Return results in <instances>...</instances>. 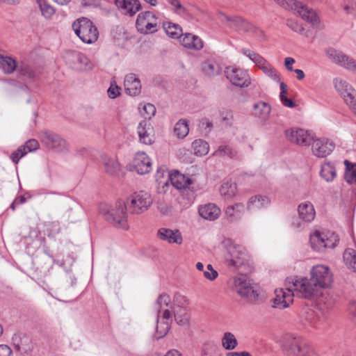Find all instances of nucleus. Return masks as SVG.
<instances>
[{
	"label": "nucleus",
	"mask_w": 356,
	"mask_h": 356,
	"mask_svg": "<svg viewBox=\"0 0 356 356\" xmlns=\"http://www.w3.org/2000/svg\"><path fill=\"white\" fill-rule=\"evenodd\" d=\"M42 15L49 19L54 15L56 10L47 0H35Z\"/></svg>",
	"instance_id": "49530a36"
},
{
	"label": "nucleus",
	"mask_w": 356,
	"mask_h": 356,
	"mask_svg": "<svg viewBox=\"0 0 356 356\" xmlns=\"http://www.w3.org/2000/svg\"><path fill=\"white\" fill-rule=\"evenodd\" d=\"M285 9L294 10L301 18L312 26L319 28L320 20L316 12L296 0H274Z\"/></svg>",
	"instance_id": "6e6552de"
},
{
	"label": "nucleus",
	"mask_w": 356,
	"mask_h": 356,
	"mask_svg": "<svg viewBox=\"0 0 356 356\" xmlns=\"http://www.w3.org/2000/svg\"><path fill=\"white\" fill-rule=\"evenodd\" d=\"M120 90L121 88L116 84L115 81H111L107 90L108 97L111 99H115L120 95Z\"/></svg>",
	"instance_id": "864d4df0"
},
{
	"label": "nucleus",
	"mask_w": 356,
	"mask_h": 356,
	"mask_svg": "<svg viewBox=\"0 0 356 356\" xmlns=\"http://www.w3.org/2000/svg\"><path fill=\"white\" fill-rule=\"evenodd\" d=\"M280 99L282 104L286 107L294 108L296 106L295 102L291 99L287 98L286 95L283 97H280Z\"/></svg>",
	"instance_id": "0e129e2a"
},
{
	"label": "nucleus",
	"mask_w": 356,
	"mask_h": 356,
	"mask_svg": "<svg viewBox=\"0 0 356 356\" xmlns=\"http://www.w3.org/2000/svg\"><path fill=\"white\" fill-rule=\"evenodd\" d=\"M220 194L225 200L232 199L237 193L236 183L229 181H224L219 189Z\"/></svg>",
	"instance_id": "c9c22d12"
},
{
	"label": "nucleus",
	"mask_w": 356,
	"mask_h": 356,
	"mask_svg": "<svg viewBox=\"0 0 356 356\" xmlns=\"http://www.w3.org/2000/svg\"><path fill=\"white\" fill-rule=\"evenodd\" d=\"M71 67L79 71L87 70L92 68L89 59L81 52H73L70 54Z\"/></svg>",
	"instance_id": "393cba45"
},
{
	"label": "nucleus",
	"mask_w": 356,
	"mask_h": 356,
	"mask_svg": "<svg viewBox=\"0 0 356 356\" xmlns=\"http://www.w3.org/2000/svg\"><path fill=\"white\" fill-rule=\"evenodd\" d=\"M156 236L159 239L166 241L170 244L175 243L180 245L183 242L181 233L177 229H171L165 227L159 228L157 231Z\"/></svg>",
	"instance_id": "aec40b11"
},
{
	"label": "nucleus",
	"mask_w": 356,
	"mask_h": 356,
	"mask_svg": "<svg viewBox=\"0 0 356 356\" xmlns=\"http://www.w3.org/2000/svg\"><path fill=\"white\" fill-rule=\"evenodd\" d=\"M312 152L314 156L318 158H325L330 154L334 147V143L326 138H314L311 143Z\"/></svg>",
	"instance_id": "2eb2a0df"
},
{
	"label": "nucleus",
	"mask_w": 356,
	"mask_h": 356,
	"mask_svg": "<svg viewBox=\"0 0 356 356\" xmlns=\"http://www.w3.org/2000/svg\"><path fill=\"white\" fill-rule=\"evenodd\" d=\"M254 114L264 121H266L270 113L271 106L265 102H259L254 104Z\"/></svg>",
	"instance_id": "58836bf2"
},
{
	"label": "nucleus",
	"mask_w": 356,
	"mask_h": 356,
	"mask_svg": "<svg viewBox=\"0 0 356 356\" xmlns=\"http://www.w3.org/2000/svg\"><path fill=\"white\" fill-rule=\"evenodd\" d=\"M133 167L139 175L149 173L152 170L151 159L145 152H138L134 156Z\"/></svg>",
	"instance_id": "6ab92c4d"
},
{
	"label": "nucleus",
	"mask_w": 356,
	"mask_h": 356,
	"mask_svg": "<svg viewBox=\"0 0 356 356\" xmlns=\"http://www.w3.org/2000/svg\"><path fill=\"white\" fill-rule=\"evenodd\" d=\"M170 303L171 299L168 294H161L157 298L155 307L158 309L156 327L158 338L164 337L170 329L172 321V316L169 310Z\"/></svg>",
	"instance_id": "20e7f679"
},
{
	"label": "nucleus",
	"mask_w": 356,
	"mask_h": 356,
	"mask_svg": "<svg viewBox=\"0 0 356 356\" xmlns=\"http://www.w3.org/2000/svg\"><path fill=\"white\" fill-rule=\"evenodd\" d=\"M160 24L156 14L151 11H144L137 16L136 28L142 34H152L159 30Z\"/></svg>",
	"instance_id": "1a4fd4ad"
},
{
	"label": "nucleus",
	"mask_w": 356,
	"mask_h": 356,
	"mask_svg": "<svg viewBox=\"0 0 356 356\" xmlns=\"http://www.w3.org/2000/svg\"><path fill=\"white\" fill-rule=\"evenodd\" d=\"M348 314L351 320L356 324V301L350 302L348 306Z\"/></svg>",
	"instance_id": "e2e57ef3"
},
{
	"label": "nucleus",
	"mask_w": 356,
	"mask_h": 356,
	"mask_svg": "<svg viewBox=\"0 0 356 356\" xmlns=\"http://www.w3.org/2000/svg\"><path fill=\"white\" fill-rule=\"evenodd\" d=\"M283 349L287 356H319L313 347L300 337L286 336Z\"/></svg>",
	"instance_id": "39448f33"
},
{
	"label": "nucleus",
	"mask_w": 356,
	"mask_h": 356,
	"mask_svg": "<svg viewBox=\"0 0 356 356\" xmlns=\"http://www.w3.org/2000/svg\"><path fill=\"white\" fill-rule=\"evenodd\" d=\"M179 42L183 47L190 49L200 50L204 47L202 39L199 36L190 33L181 34Z\"/></svg>",
	"instance_id": "5701e85b"
},
{
	"label": "nucleus",
	"mask_w": 356,
	"mask_h": 356,
	"mask_svg": "<svg viewBox=\"0 0 356 356\" xmlns=\"http://www.w3.org/2000/svg\"><path fill=\"white\" fill-rule=\"evenodd\" d=\"M285 136L290 142L302 146L310 145L314 137L312 132L300 128L287 129Z\"/></svg>",
	"instance_id": "ddd939ff"
},
{
	"label": "nucleus",
	"mask_w": 356,
	"mask_h": 356,
	"mask_svg": "<svg viewBox=\"0 0 356 356\" xmlns=\"http://www.w3.org/2000/svg\"><path fill=\"white\" fill-rule=\"evenodd\" d=\"M72 29L80 40L86 44L95 42L99 37L97 28L86 17L77 19L72 24Z\"/></svg>",
	"instance_id": "0eeeda50"
},
{
	"label": "nucleus",
	"mask_w": 356,
	"mask_h": 356,
	"mask_svg": "<svg viewBox=\"0 0 356 356\" xmlns=\"http://www.w3.org/2000/svg\"><path fill=\"white\" fill-rule=\"evenodd\" d=\"M203 274L204 277L210 281L216 280L218 275V272L213 269L211 264L207 266V270L203 272Z\"/></svg>",
	"instance_id": "bf43d9fd"
},
{
	"label": "nucleus",
	"mask_w": 356,
	"mask_h": 356,
	"mask_svg": "<svg viewBox=\"0 0 356 356\" xmlns=\"http://www.w3.org/2000/svg\"><path fill=\"white\" fill-rule=\"evenodd\" d=\"M295 63L294 58L291 57H286L284 60V65L286 67V69L289 71H293V64Z\"/></svg>",
	"instance_id": "774afa93"
},
{
	"label": "nucleus",
	"mask_w": 356,
	"mask_h": 356,
	"mask_svg": "<svg viewBox=\"0 0 356 356\" xmlns=\"http://www.w3.org/2000/svg\"><path fill=\"white\" fill-rule=\"evenodd\" d=\"M17 72L21 75L31 79H37L41 72L38 67H33L25 61L18 63Z\"/></svg>",
	"instance_id": "72a5a7b5"
},
{
	"label": "nucleus",
	"mask_w": 356,
	"mask_h": 356,
	"mask_svg": "<svg viewBox=\"0 0 356 356\" xmlns=\"http://www.w3.org/2000/svg\"><path fill=\"white\" fill-rule=\"evenodd\" d=\"M192 148L196 156H202L208 154L209 145L207 142L202 139H198L193 142Z\"/></svg>",
	"instance_id": "a18cd8bd"
},
{
	"label": "nucleus",
	"mask_w": 356,
	"mask_h": 356,
	"mask_svg": "<svg viewBox=\"0 0 356 356\" xmlns=\"http://www.w3.org/2000/svg\"><path fill=\"white\" fill-rule=\"evenodd\" d=\"M141 115L145 119H151L156 113L155 106L149 103L143 104V107H139Z\"/></svg>",
	"instance_id": "603ef678"
},
{
	"label": "nucleus",
	"mask_w": 356,
	"mask_h": 356,
	"mask_svg": "<svg viewBox=\"0 0 356 356\" xmlns=\"http://www.w3.org/2000/svg\"><path fill=\"white\" fill-rule=\"evenodd\" d=\"M343 100L349 108L356 114V90L344 97Z\"/></svg>",
	"instance_id": "5fc2aeb1"
},
{
	"label": "nucleus",
	"mask_w": 356,
	"mask_h": 356,
	"mask_svg": "<svg viewBox=\"0 0 356 356\" xmlns=\"http://www.w3.org/2000/svg\"><path fill=\"white\" fill-rule=\"evenodd\" d=\"M225 74L229 82L239 88H247L251 83L248 72L236 66H228L225 68Z\"/></svg>",
	"instance_id": "9b49d317"
},
{
	"label": "nucleus",
	"mask_w": 356,
	"mask_h": 356,
	"mask_svg": "<svg viewBox=\"0 0 356 356\" xmlns=\"http://www.w3.org/2000/svg\"><path fill=\"white\" fill-rule=\"evenodd\" d=\"M170 182L175 188L178 190L184 189L187 188L191 184H192V181L188 177L181 174L178 171L171 172L169 183Z\"/></svg>",
	"instance_id": "7c9ffc66"
},
{
	"label": "nucleus",
	"mask_w": 356,
	"mask_h": 356,
	"mask_svg": "<svg viewBox=\"0 0 356 356\" xmlns=\"http://www.w3.org/2000/svg\"><path fill=\"white\" fill-rule=\"evenodd\" d=\"M213 154L216 156L234 158L236 156V152L229 145H221L215 151Z\"/></svg>",
	"instance_id": "3c124183"
},
{
	"label": "nucleus",
	"mask_w": 356,
	"mask_h": 356,
	"mask_svg": "<svg viewBox=\"0 0 356 356\" xmlns=\"http://www.w3.org/2000/svg\"><path fill=\"white\" fill-rule=\"evenodd\" d=\"M166 34L171 38L179 39L182 34L181 28L174 23L167 22L163 24Z\"/></svg>",
	"instance_id": "09e8293b"
},
{
	"label": "nucleus",
	"mask_w": 356,
	"mask_h": 356,
	"mask_svg": "<svg viewBox=\"0 0 356 356\" xmlns=\"http://www.w3.org/2000/svg\"><path fill=\"white\" fill-rule=\"evenodd\" d=\"M285 287L275 290V297L272 299L273 307L280 309L287 308L293 303L294 296L309 299L313 293L307 280H298L297 276L287 277Z\"/></svg>",
	"instance_id": "f03ea898"
},
{
	"label": "nucleus",
	"mask_w": 356,
	"mask_h": 356,
	"mask_svg": "<svg viewBox=\"0 0 356 356\" xmlns=\"http://www.w3.org/2000/svg\"><path fill=\"white\" fill-rule=\"evenodd\" d=\"M17 67L18 64L12 57L0 55V69L5 74H12L15 70H17Z\"/></svg>",
	"instance_id": "4c0bfd02"
},
{
	"label": "nucleus",
	"mask_w": 356,
	"mask_h": 356,
	"mask_svg": "<svg viewBox=\"0 0 356 356\" xmlns=\"http://www.w3.org/2000/svg\"><path fill=\"white\" fill-rule=\"evenodd\" d=\"M327 57L332 62L356 72V61L332 47L325 49Z\"/></svg>",
	"instance_id": "dca6fc26"
},
{
	"label": "nucleus",
	"mask_w": 356,
	"mask_h": 356,
	"mask_svg": "<svg viewBox=\"0 0 356 356\" xmlns=\"http://www.w3.org/2000/svg\"><path fill=\"white\" fill-rule=\"evenodd\" d=\"M40 140L47 148L56 152H62L67 149L66 141L60 136L51 131L41 132Z\"/></svg>",
	"instance_id": "4468645a"
},
{
	"label": "nucleus",
	"mask_w": 356,
	"mask_h": 356,
	"mask_svg": "<svg viewBox=\"0 0 356 356\" xmlns=\"http://www.w3.org/2000/svg\"><path fill=\"white\" fill-rule=\"evenodd\" d=\"M311 278L297 277V280H305L308 285L312 286L313 293L309 299L318 296V289H327L333 282V275L330 268L325 265H316L312 267L310 271Z\"/></svg>",
	"instance_id": "7ed1b4c3"
},
{
	"label": "nucleus",
	"mask_w": 356,
	"mask_h": 356,
	"mask_svg": "<svg viewBox=\"0 0 356 356\" xmlns=\"http://www.w3.org/2000/svg\"><path fill=\"white\" fill-rule=\"evenodd\" d=\"M17 349L22 353H29L32 350V346L29 339L24 337L21 339V343L17 346Z\"/></svg>",
	"instance_id": "6e6d98bb"
},
{
	"label": "nucleus",
	"mask_w": 356,
	"mask_h": 356,
	"mask_svg": "<svg viewBox=\"0 0 356 356\" xmlns=\"http://www.w3.org/2000/svg\"><path fill=\"white\" fill-rule=\"evenodd\" d=\"M241 52L248 57L267 76L274 81H280L278 72L263 56L249 49H242Z\"/></svg>",
	"instance_id": "9d476101"
},
{
	"label": "nucleus",
	"mask_w": 356,
	"mask_h": 356,
	"mask_svg": "<svg viewBox=\"0 0 356 356\" xmlns=\"http://www.w3.org/2000/svg\"><path fill=\"white\" fill-rule=\"evenodd\" d=\"M346 170L344 173V179L349 184L356 186V163L353 164L347 160L344 161Z\"/></svg>",
	"instance_id": "79ce46f5"
},
{
	"label": "nucleus",
	"mask_w": 356,
	"mask_h": 356,
	"mask_svg": "<svg viewBox=\"0 0 356 356\" xmlns=\"http://www.w3.org/2000/svg\"><path fill=\"white\" fill-rule=\"evenodd\" d=\"M203 73L207 76H215L220 74L222 68L219 63L213 60H207L201 65Z\"/></svg>",
	"instance_id": "f704fd0d"
},
{
	"label": "nucleus",
	"mask_w": 356,
	"mask_h": 356,
	"mask_svg": "<svg viewBox=\"0 0 356 356\" xmlns=\"http://www.w3.org/2000/svg\"><path fill=\"white\" fill-rule=\"evenodd\" d=\"M309 241L312 248L321 253L327 249L334 248L339 242V237L333 232L316 230L310 234Z\"/></svg>",
	"instance_id": "423d86ee"
},
{
	"label": "nucleus",
	"mask_w": 356,
	"mask_h": 356,
	"mask_svg": "<svg viewBox=\"0 0 356 356\" xmlns=\"http://www.w3.org/2000/svg\"><path fill=\"white\" fill-rule=\"evenodd\" d=\"M22 147H24V150L26 154L28 152H31L35 151L39 148V143L35 139H30L24 145H22Z\"/></svg>",
	"instance_id": "052dcab7"
},
{
	"label": "nucleus",
	"mask_w": 356,
	"mask_h": 356,
	"mask_svg": "<svg viewBox=\"0 0 356 356\" xmlns=\"http://www.w3.org/2000/svg\"><path fill=\"white\" fill-rule=\"evenodd\" d=\"M234 289L238 295L247 298L251 301L255 300L258 296L253 287L243 277H238L234 279Z\"/></svg>",
	"instance_id": "a211bd4d"
},
{
	"label": "nucleus",
	"mask_w": 356,
	"mask_h": 356,
	"mask_svg": "<svg viewBox=\"0 0 356 356\" xmlns=\"http://www.w3.org/2000/svg\"><path fill=\"white\" fill-rule=\"evenodd\" d=\"M152 202L153 199L150 193L140 191L130 195L125 202H117L114 209H111L106 204H100L99 212L114 227L127 229L129 225L127 211L131 214L143 213L148 210Z\"/></svg>",
	"instance_id": "f257e3e1"
},
{
	"label": "nucleus",
	"mask_w": 356,
	"mask_h": 356,
	"mask_svg": "<svg viewBox=\"0 0 356 356\" xmlns=\"http://www.w3.org/2000/svg\"><path fill=\"white\" fill-rule=\"evenodd\" d=\"M25 155H26V154L24 150V147L19 146L17 150L14 151L11 154L10 158L15 164H17L20 159L24 157Z\"/></svg>",
	"instance_id": "13d9d810"
},
{
	"label": "nucleus",
	"mask_w": 356,
	"mask_h": 356,
	"mask_svg": "<svg viewBox=\"0 0 356 356\" xmlns=\"http://www.w3.org/2000/svg\"><path fill=\"white\" fill-rule=\"evenodd\" d=\"M238 341L235 335L230 332H225L221 339V345L226 350H232L238 346Z\"/></svg>",
	"instance_id": "ea45409f"
},
{
	"label": "nucleus",
	"mask_w": 356,
	"mask_h": 356,
	"mask_svg": "<svg viewBox=\"0 0 356 356\" xmlns=\"http://www.w3.org/2000/svg\"><path fill=\"white\" fill-rule=\"evenodd\" d=\"M244 211V204L242 203H236L233 205L228 206L225 213L229 222H234L242 218Z\"/></svg>",
	"instance_id": "c756f323"
},
{
	"label": "nucleus",
	"mask_w": 356,
	"mask_h": 356,
	"mask_svg": "<svg viewBox=\"0 0 356 356\" xmlns=\"http://www.w3.org/2000/svg\"><path fill=\"white\" fill-rule=\"evenodd\" d=\"M271 201L266 195H256L249 198L247 202V209L250 211H255L267 208Z\"/></svg>",
	"instance_id": "b1692460"
},
{
	"label": "nucleus",
	"mask_w": 356,
	"mask_h": 356,
	"mask_svg": "<svg viewBox=\"0 0 356 356\" xmlns=\"http://www.w3.org/2000/svg\"><path fill=\"white\" fill-rule=\"evenodd\" d=\"M124 90L130 96L138 95L141 92V83L135 74L131 73L125 76L124 80Z\"/></svg>",
	"instance_id": "4be33fe9"
},
{
	"label": "nucleus",
	"mask_w": 356,
	"mask_h": 356,
	"mask_svg": "<svg viewBox=\"0 0 356 356\" xmlns=\"http://www.w3.org/2000/svg\"><path fill=\"white\" fill-rule=\"evenodd\" d=\"M115 5L122 14L131 17L141 9L138 0H115Z\"/></svg>",
	"instance_id": "412c9836"
},
{
	"label": "nucleus",
	"mask_w": 356,
	"mask_h": 356,
	"mask_svg": "<svg viewBox=\"0 0 356 356\" xmlns=\"http://www.w3.org/2000/svg\"><path fill=\"white\" fill-rule=\"evenodd\" d=\"M337 296L331 291L321 293L318 298L319 304H323L326 309L330 308L336 302Z\"/></svg>",
	"instance_id": "8fccbe9b"
},
{
	"label": "nucleus",
	"mask_w": 356,
	"mask_h": 356,
	"mask_svg": "<svg viewBox=\"0 0 356 356\" xmlns=\"http://www.w3.org/2000/svg\"><path fill=\"white\" fill-rule=\"evenodd\" d=\"M102 161L106 172L111 175L116 174L120 169V163L115 158H110L107 156H102Z\"/></svg>",
	"instance_id": "37998d69"
},
{
	"label": "nucleus",
	"mask_w": 356,
	"mask_h": 356,
	"mask_svg": "<svg viewBox=\"0 0 356 356\" xmlns=\"http://www.w3.org/2000/svg\"><path fill=\"white\" fill-rule=\"evenodd\" d=\"M225 356H252L251 354L247 351H229L226 353Z\"/></svg>",
	"instance_id": "338daca9"
},
{
	"label": "nucleus",
	"mask_w": 356,
	"mask_h": 356,
	"mask_svg": "<svg viewBox=\"0 0 356 356\" xmlns=\"http://www.w3.org/2000/svg\"><path fill=\"white\" fill-rule=\"evenodd\" d=\"M218 19L224 24L225 26L232 29L235 31L238 29V27L243 20V18L238 16H229L222 12L217 13Z\"/></svg>",
	"instance_id": "473e14b6"
},
{
	"label": "nucleus",
	"mask_w": 356,
	"mask_h": 356,
	"mask_svg": "<svg viewBox=\"0 0 356 356\" xmlns=\"http://www.w3.org/2000/svg\"><path fill=\"white\" fill-rule=\"evenodd\" d=\"M198 212L202 218L208 220H215L218 219L221 213L220 208L211 203L200 206Z\"/></svg>",
	"instance_id": "c85d7f7f"
},
{
	"label": "nucleus",
	"mask_w": 356,
	"mask_h": 356,
	"mask_svg": "<svg viewBox=\"0 0 356 356\" xmlns=\"http://www.w3.org/2000/svg\"><path fill=\"white\" fill-rule=\"evenodd\" d=\"M320 176L327 182H332L337 176V170L334 162L325 161L321 164Z\"/></svg>",
	"instance_id": "2f4dec72"
},
{
	"label": "nucleus",
	"mask_w": 356,
	"mask_h": 356,
	"mask_svg": "<svg viewBox=\"0 0 356 356\" xmlns=\"http://www.w3.org/2000/svg\"><path fill=\"white\" fill-rule=\"evenodd\" d=\"M236 31L246 33L252 37L260 36L262 33L260 29L244 19H243L238 29H237Z\"/></svg>",
	"instance_id": "c03bdc74"
},
{
	"label": "nucleus",
	"mask_w": 356,
	"mask_h": 356,
	"mask_svg": "<svg viewBox=\"0 0 356 356\" xmlns=\"http://www.w3.org/2000/svg\"><path fill=\"white\" fill-rule=\"evenodd\" d=\"M225 259L229 266L239 268L246 261L245 249L238 245H229L227 248Z\"/></svg>",
	"instance_id": "f8f14e48"
},
{
	"label": "nucleus",
	"mask_w": 356,
	"mask_h": 356,
	"mask_svg": "<svg viewBox=\"0 0 356 356\" xmlns=\"http://www.w3.org/2000/svg\"><path fill=\"white\" fill-rule=\"evenodd\" d=\"M0 356H12V350L7 345H0Z\"/></svg>",
	"instance_id": "69168bd1"
},
{
	"label": "nucleus",
	"mask_w": 356,
	"mask_h": 356,
	"mask_svg": "<svg viewBox=\"0 0 356 356\" xmlns=\"http://www.w3.org/2000/svg\"><path fill=\"white\" fill-rule=\"evenodd\" d=\"M170 172L165 166L159 168L156 170L155 177L158 184L159 193H165L169 186Z\"/></svg>",
	"instance_id": "bb28decb"
},
{
	"label": "nucleus",
	"mask_w": 356,
	"mask_h": 356,
	"mask_svg": "<svg viewBox=\"0 0 356 356\" xmlns=\"http://www.w3.org/2000/svg\"><path fill=\"white\" fill-rule=\"evenodd\" d=\"M286 24L289 28L297 33H302L304 31V28L302 26V25L299 24L294 20L288 19Z\"/></svg>",
	"instance_id": "680f3d73"
},
{
	"label": "nucleus",
	"mask_w": 356,
	"mask_h": 356,
	"mask_svg": "<svg viewBox=\"0 0 356 356\" xmlns=\"http://www.w3.org/2000/svg\"><path fill=\"white\" fill-rule=\"evenodd\" d=\"M334 87L343 99L356 90L346 80L337 78L334 80Z\"/></svg>",
	"instance_id": "e433bc0d"
},
{
	"label": "nucleus",
	"mask_w": 356,
	"mask_h": 356,
	"mask_svg": "<svg viewBox=\"0 0 356 356\" xmlns=\"http://www.w3.org/2000/svg\"><path fill=\"white\" fill-rule=\"evenodd\" d=\"M168 3L172 7L174 13L178 15H184L186 13V8L181 5L179 0H167Z\"/></svg>",
	"instance_id": "4d7b16f0"
},
{
	"label": "nucleus",
	"mask_w": 356,
	"mask_h": 356,
	"mask_svg": "<svg viewBox=\"0 0 356 356\" xmlns=\"http://www.w3.org/2000/svg\"><path fill=\"white\" fill-rule=\"evenodd\" d=\"M326 316L324 314L320 316L318 312L307 309L302 314V322L305 326L320 329L324 324Z\"/></svg>",
	"instance_id": "f3484780"
},
{
	"label": "nucleus",
	"mask_w": 356,
	"mask_h": 356,
	"mask_svg": "<svg viewBox=\"0 0 356 356\" xmlns=\"http://www.w3.org/2000/svg\"><path fill=\"white\" fill-rule=\"evenodd\" d=\"M189 132L188 122L186 119L179 120L175 125L174 133L179 138H185Z\"/></svg>",
	"instance_id": "de8ad7c7"
},
{
	"label": "nucleus",
	"mask_w": 356,
	"mask_h": 356,
	"mask_svg": "<svg viewBox=\"0 0 356 356\" xmlns=\"http://www.w3.org/2000/svg\"><path fill=\"white\" fill-rule=\"evenodd\" d=\"M343 258L347 268L353 272H356V250L347 248L343 252Z\"/></svg>",
	"instance_id": "a19ab883"
},
{
	"label": "nucleus",
	"mask_w": 356,
	"mask_h": 356,
	"mask_svg": "<svg viewBox=\"0 0 356 356\" xmlns=\"http://www.w3.org/2000/svg\"><path fill=\"white\" fill-rule=\"evenodd\" d=\"M298 216L305 222H311L316 216L313 204L309 201L300 203L298 207Z\"/></svg>",
	"instance_id": "a878e982"
},
{
	"label": "nucleus",
	"mask_w": 356,
	"mask_h": 356,
	"mask_svg": "<svg viewBox=\"0 0 356 356\" xmlns=\"http://www.w3.org/2000/svg\"><path fill=\"white\" fill-rule=\"evenodd\" d=\"M138 134L139 140L141 143L145 145H151L153 143L154 140L152 136V128L150 123L147 120H142L138 126Z\"/></svg>",
	"instance_id": "cd10ccee"
}]
</instances>
